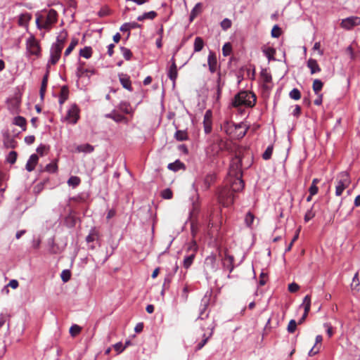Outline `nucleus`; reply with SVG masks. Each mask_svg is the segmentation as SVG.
<instances>
[{
    "mask_svg": "<svg viewBox=\"0 0 360 360\" xmlns=\"http://www.w3.org/2000/svg\"><path fill=\"white\" fill-rule=\"evenodd\" d=\"M242 157L240 155H236L235 158L232 160L231 165V169L229 172V182L231 191L233 193L234 192L241 191L245 184L242 179Z\"/></svg>",
    "mask_w": 360,
    "mask_h": 360,
    "instance_id": "obj_1",
    "label": "nucleus"
},
{
    "mask_svg": "<svg viewBox=\"0 0 360 360\" xmlns=\"http://www.w3.org/2000/svg\"><path fill=\"white\" fill-rule=\"evenodd\" d=\"M207 308L208 307L201 306L200 308V314L197 319V321H204L205 319L207 320L205 321V323H200L201 329L202 331H204V333L202 334V340L197 344L195 350L201 349L213 335V330L214 329L215 324L213 319H208L209 312L207 311Z\"/></svg>",
    "mask_w": 360,
    "mask_h": 360,
    "instance_id": "obj_2",
    "label": "nucleus"
},
{
    "mask_svg": "<svg viewBox=\"0 0 360 360\" xmlns=\"http://www.w3.org/2000/svg\"><path fill=\"white\" fill-rule=\"evenodd\" d=\"M57 20L58 13L54 9L44 11L36 14V25L39 30L49 31Z\"/></svg>",
    "mask_w": 360,
    "mask_h": 360,
    "instance_id": "obj_3",
    "label": "nucleus"
},
{
    "mask_svg": "<svg viewBox=\"0 0 360 360\" xmlns=\"http://www.w3.org/2000/svg\"><path fill=\"white\" fill-rule=\"evenodd\" d=\"M256 96L248 91H240L233 98L231 105L234 108L245 106L252 108L256 103Z\"/></svg>",
    "mask_w": 360,
    "mask_h": 360,
    "instance_id": "obj_4",
    "label": "nucleus"
},
{
    "mask_svg": "<svg viewBox=\"0 0 360 360\" xmlns=\"http://www.w3.org/2000/svg\"><path fill=\"white\" fill-rule=\"evenodd\" d=\"M26 51L25 56L26 57L31 58L34 57V59L39 58L41 57V47L39 42L37 40L34 35H30L26 39Z\"/></svg>",
    "mask_w": 360,
    "mask_h": 360,
    "instance_id": "obj_5",
    "label": "nucleus"
},
{
    "mask_svg": "<svg viewBox=\"0 0 360 360\" xmlns=\"http://www.w3.org/2000/svg\"><path fill=\"white\" fill-rule=\"evenodd\" d=\"M351 180L349 175L347 172H341L337 177V185L335 187V195L340 196L344 190L349 187Z\"/></svg>",
    "mask_w": 360,
    "mask_h": 360,
    "instance_id": "obj_6",
    "label": "nucleus"
},
{
    "mask_svg": "<svg viewBox=\"0 0 360 360\" xmlns=\"http://www.w3.org/2000/svg\"><path fill=\"white\" fill-rule=\"evenodd\" d=\"M233 193L229 188L224 187L218 193V201L224 207H228L233 203Z\"/></svg>",
    "mask_w": 360,
    "mask_h": 360,
    "instance_id": "obj_7",
    "label": "nucleus"
},
{
    "mask_svg": "<svg viewBox=\"0 0 360 360\" xmlns=\"http://www.w3.org/2000/svg\"><path fill=\"white\" fill-rule=\"evenodd\" d=\"M80 110L75 103L71 105L67 111L65 120L72 124H75L79 119Z\"/></svg>",
    "mask_w": 360,
    "mask_h": 360,
    "instance_id": "obj_8",
    "label": "nucleus"
},
{
    "mask_svg": "<svg viewBox=\"0 0 360 360\" xmlns=\"http://www.w3.org/2000/svg\"><path fill=\"white\" fill-rule=\"evenodd\" d=\"M63 49L59 46L51 45L50 49V58L47 66L56 65L61 57Z\"/></svg>",
    "mask_w": 360,
    "mask_h": 360,
    "instance_id": "obj_9",
    "label": "nucleus"
},
{
    "mask_svg": "<svg viewBox=\"0 0 360 360\" xmlns=\"http://www.w3.org/2000/svg\"><path fill=\"white\" fill-rule=\"evenodd\" d=\"M360 25V18L357 16H351L342 20L340 26L345 30H351L354 27Z\"/></svg>",
    "mask_w": 360,
    "mask_h": 360,
    "instance_id": "obj_10",
    "label": "nucleus"
},
{
    "mask_svg": "<svg viewBox=\"0 0 360 360\" xmlns=\"http://www.w3.org/2000/svg\"><path fill=\"white\" fill-rule=\"evenodd\" d=\"M311 307V296L307 295H306L304 299L302 304L300 305V307L304 308V314L302 315V318L298 321V324H301L306 319V317L308 315V313L310 310Z\"/></svg>",
    "mask_w": 360,
    "mask_h": 360,
    "instance_id": "obj_11",
    "label": "nucleus"
},
{
    "mask_svg": "<svg viewBox=\"0 0 360 360\" xmlns=\"http://www.w3.org/2000/svg\"><path fill=\"white\" fill-rule=\"evenodd\" d=\"M170 62H171V65L169 66V68L167 70V77L174 84L176 82V79L177 78V76H178V70H177V67H176V61H175L174 56H172V58H171Z\"/></svg>",
    "mask_w": 360,
    "mask_h": 360,
    "instance_id": "obj_12",
    "label": "nucleus"
},
{
    "mask_svg": "<svg viewBox=\"0 0 360 360\" xmlns=\"http://www.w3.org/2000/svg\"><path fill=\"white\" fill-rule=\"evenodd\" d=\"M212 111L208 110L205 112L203 119L204 131L208 134L212 131Z\"/></svg>",
    "mask_w": 360,
    "mask_h": 360,
    "instance_id": "obj_13",
    "label": "nucleus"
},
{
    "mask_svg": "<svg viewBox=\"0 0 360 360\" xmlns=\"http://www.w3.org/2000/svg\"><path fill=\"white\" fill-rule=\"evenodd\" d=\"M207 64L210 72L214 73L217 69V59L214 52L210 51L207 57Z\"/></svg>",
    "mask_w": 360,
    "mask_h": 360,
    "instance_id": "obj_14",
    "label": "nucleus"
},
{
    "mask_svg": "<svg viewBox=\"0 0 360 360\" xmlns=\"http://www.w3.org/2000/svg\"><path fill=\"white\" fill-rule=\"evenodd\" d=\"M119 80L123 88L126 89L129 91H133V88L131 86V82L130 79V77L124 73H120L118 75Z\"/></svg>",
    "mask_w": 360,
    "mask_h": 360,
    "instance_id": "obj_15",
    "label": "nucleus"
},
{
    "mask_svg": "<svg viewBox=\"0 0 360 360\" xmlns=\"http://www.w3.org/2000/svg\"><path fill=\"white\" fill-rule=\"evenodd\" d=\"M68 37V32L65 30L60 32L58 35L57 36L56 41L52 45L59 46L61 49H63L64 45L67 41Z\"/></svg>",
    "mask_w": 360,
    "mask_h": 360,
    "instance_id": "obj_16",
    "label": "nucleus"
},
{
    "mask_svg": "<svg viewBox=\"0 0 360 360\" xmlns=\"http://www.w3.org/2000/svg\"><path fill=\"white\" fill-rule=\"evenodd\" d=\"M39 157L37 154L31 155L25 165V169H27V171L32 172L35 169V167L37 165Z\"/></svg>",
    "mask_w": 360,
    "mask_h": 360,
    "instance_id": "obj_17",
    "label": "nucleus"
},
{
    "mask_svg": "<svg viewBox=\"0 0 360 360\" xmlns=\"http://www.w3.org/2000/svg\"><path fill=\"white\" fill-rule=\"evenodd\" d=\"M233 262V256L226 254L223 259L222 264L224 268H226L229 271V273H231L234 269Z\"/></svg>",
    "mask_w": 360,
    "mask_h": 360,
    "instance_id": "obj_18",
    "label": "nucleus"
},
{
    "mask_svg": "<svg viewBox=\"0 0 360 360\" xmlns=\"http://www.w3.org/2000/svg\"><path fill=\"white\" fill-rule=\"evenodd\" d=\"M32 19V15L28 13H22L18 18V25L21 27H28L29 22Z\"/></svg>",
    "mask_w": 360,
    "mask_h": 360,
    "instance_id": "obj_19",
    "label": "nucleus"
},
{
    "mask_svg": "<svg viewBox=\"0 0 360 360\" xmlns=\"http://www.w3.org/2000/svg\"><path fill=\"white\" fill-rule=\"evenodd\" d=\"M99 232L96 227H93L90 229L89 235L86 237V241L90 244L92 242L98 240Z\"/></svg>",
    "mask_w": 360,
    "mask_h": 360,
    "instance_id": "obj_20",
    "label": "nucleus"
},
{
    "mask_svg": "<svg viewBox=\"0 0 360 360\" xmlns=\"http://www.w3.org/2000/svg\"><path fill=\"white\" fill-rule=\"evenodd\" d=\"M216 179L215 174H209L205 176L203 184L202 186V188L203 190H208L212 183L214 182Z\"/></svg>",
    "mask_w": 360,
    "mask_h": 360,
    "instance_id": "obj_21",
    "label": "nucleus"
},
{
    "mask_svg": "<svg viewBox=\"0 0 360 360\" xmlns=\"http://www.w3.org/2000/svg\"><path fill=\"white\" fill-rule=\"evenodd\" d=\"M307 67L310 69V72L311 75L319 72L321 71V68L315 59H309L307 61Z\"/></svg>",
    "mask_w": 360,
    "mask_h": 360,
    "instance_id": "obj_22",
    "label": "nucleus"
},
{
    "mask_svg": "<svg viewBox=\"0 0 360 360\" xmlns=\"http://www.w3.org/2000/svg\"><path fill=\"white\" fill-rule=\"evenodd\" d=\"M202 3H197L195 6L193 7V8L191 10L189 20L190 22H192L198 14L201 13L202 12Z\"/></svg>",
    "mask_w": 360,
    "mask_h": 360,
    "instance_id": "obj_23",
    "label": "nucleus"
},
{
    "mask_svg": "<svg viewBox=\"0 0 360 360\" xmlns=\"http://www.w3.org/2000/svg\"><path fill=\"white\" fill-rule=\"evenodd\" d=\"M69 89L67 86H63L60 89L59 103L63 105L68 98Z\"/></svg>",
    "mask_w": 360,
    "mask_h": 360,
    "instance_id": "obj_24",
    "label": "nucleus"
},
{
    "mask_svg": "<svg viewBox=\"0 0 360 360\" xmlns=\"http://www.w3.org/2000/svg\"><path fill=\"white\" fill-rule=\"evenodd\" d=\"M76 150L79 153H91L94 150V147L89 143L79 145Z\"/></svg>",
    "mask_w": 360,
    "mask_h": 360,
    "instance_id": "obj_25",
    "label": "nucleus"
},
{
    "mask_svg": "<svg viewBox=\"0 0 360 360\" xmlns=\"http://www.w3.org/2000/svg\"><path fill=\"white\" fill-rule=\"evenodd\" d=\"M48 78H49V72L47 71V72L45 74V75L44 76V77L42 79L41 88H40V91H39L40 97H41V100H43L44 98L45 92H46L47 84H48Z\"/></svg>",
    "mask_w": 360,
    "mask_h": 360,
    "instance_id": "obj_26",
    "label": "nucleus"
},
{
    "mask_svg": "<svg viewBox=\"0 0 360 360\" xmlns=\"http://www.w3.org/2000/svg\"><path fill=\"white\" fill-rule=\"evenodd\" d=\"M167 168L173 172H177L181 169H184L185 165L179 160H176L174 162L169 163L167 165Z\"/></svg>",
    "mask_w": 360,
    "mask_h": 360,
    "instance_id": "obj_27",
    "label": "nucleus"
},
{
    "mask_svg": "<svg viewBox=\"0 0 360 360\" xmlns=\"http://www.w3.org/2000/svg\"><path fill=\"white\" fill-rule=\"evenodd\" d=\"M118 109L125 114H130L133 112L130 103L127 101H121L118 105Z\"/></svg>",
    "mask_w": 360,
    "mask_h": 360,
    "instance_id": "obj_28",
    "label": "nucleus"
},
{
    "mask_svg": "<svg viewBox=\"0 0 360 360\" xmlns=\"http://www.w3.org/2000/svg\"><path fill=\"white\" fill-rule=\"evenodd\" d=\"M204 46H205V43H204L202 38L200 37H195V39L194 40V44H193L194 52L195 53L200 52V51L202 50Z\"/></svg>",
    "mask_w": 360,
    "mask_h": 360,
    "instance_id": "obj_29",
    "label": "nucleus"
},
{
    "mask_svg": "<svg viewBox=\"0 0 360 360\" xmlns=\"http://www.w3.org/2000/svg\"><path fill=\"white\" fill-rule=\"evenodd\" d=\"M158 15L157 13L155 11H149L144 13L143 15H141L137 17V20L139 21H143L144 20H153L156 16Z\"/></svg>",
    "mask_w": 360,
    "mask_h": 360,
    "instance_id": "obj_30",
    "label": "nucleus"
},
{
    "mask_svg": "<svg viewBox=\"0 0 360 360\" xmlns=\"http://www.w3.org/2000/svg\"><path fill=\"white\" fill-rule=\"evenodd\" d=\"M216 261H217L216 255L212 253L211 255H208L205 258V264L206 266H207L212 269H215Z\"/></svg>",
    "mask_w": 360,
    "mask_h": 360,
    "instance_id": "obj_31",
    "label": "nucleus"
},
{
    "mask_svg": "<svg viewBox=\"0 0 360 360\" xmlns=\"http://www.w3.org/2000/svg\"><path fill=\"white\" fill-rule=\"evenodd\" d=\"M78 42H79V40L77 38H72L71 39V42L70 44H69L68 47L66 49V50L65 51V53H64V57H67L68 56L71 52L72 51V50L75 48V46L78 44Z\"/></svg>",
    "mask_w": 360,
    "mask_h": 360,
    "instance_id": "obj_32",
    "label": "nucleus"
},
{
    "mask_svg": "<svg viewBox=\"0 0 360 360\" xmlns=\"http://www.w3.org/2000/svg\"><path fill=\"white\" fill-rule=\"evenodd\" d=\"M44 170L49 173H51V174L57 172V171H58L57 160H54L49 164L46 165Z\"/></svg>",
    "mask_w": 360,
    "mask_h": 360,
    "instance_id": "obj_33",
    "label": "nucleus"
},
{
    "mask_svg": "<svg viewBox=\"0 0 360 360\" xmlns=\"http://www.w3.org/2000/svg\"><path fill=\"white\" fill-rule=\"evenodd\" d=\"M13 124L20 127L23 131L26 129V120L21 116H17L13 119Z\"/></svg>",
    "mask_w": 360,
    "mask_h": 360,
    "instance_id": "obj_34",
    "label": "nucleus"
},
{
    "mask_svg": "<svg viewBox=\"0 0 360 360\" xmlns=\"http://www.w3.org/2000/svg\"><path fill=\"white\" fill-rule=\"evenodd\" d=\"M262 51L269 60H275L274 55L276 53V50L274 48L266 47L263 49Z\"/></svg>",
    "mask_w": 360,
    "mask_h": 360,
    "instance_id": "obj_35",
    "label": "nucleus"
},
{
    "mask_svg": "<svg viewBox=\"0 0 360 360\" xmlns=\"http://www.w3.org/2000/svg\"><path fill=\"white\" fill-rule=\"evenodd\" d=\"M234 127L235 129H237L238 128L240 127V124H235L233 122H226L224 123V125L223 127L224 130L225 132L228 134H230L232 133V128Z\"/></svg>",
    "mask_w": 360,
    "mask_h": 360,
    "instance_id": "obj_36",
    "label": "nucleus"
},
{
    "mask_svg": "<svg viewBox=\"0 0 360 360\" xmlns=\"http://www.w3.org/2000/svg\"><path fill=\"white\" fill-rule=\"evenodd\" d=\"M323 86V83L319 79H316L313 82L312 89L314 91L315 94H319L320 91L322 90Z\"/></svg>",
    "mask_w": 360,
    "mask_h": 360,
    "instance_id": "obj_37",
    "label": "nucleus"
},
{
    "mask_svg": "<svg viewBox=\"0 0 360 360\" xmlns=\"http://www.w3.org/2000/svg\"><path fill=\"white\" fill-rule=\"evenodd\" d=\"M107 118H110L116 122H121L124 120V117L120 114L115 113V111H112L110 113L106 114L105 115Z\"/></svg>",
    "mask_w": 360,
    "mask_h": 360,
    "instance_id": "obj_38",
    "label": "nucleus"
},
{
    "mask_svg": "<svg viewBox=\"0 0 360 360\" xmlns=\"http://www.w3.org/2000/svg\"><path fill=\"white\" fill-rule=\"evenodd\" d=\"M90 72L91 74H94V70H89L88 69H86L84 68L83 64L80 63L79 65L77 68V76L78 77H83L86 73Z\"/></svg>",
    "mask_w": 360,
    "mask_h": 360,
    "instance_id": "obj_39",
    "label": "nucleus"
},
{
    "mask_svg": "<svg viewBox=\"0 0 360 360\" xmlns=\"http://www.w3.org/2000/svg\"><path fill=\"white\" fill-rule=\"evenodd\" d=\"M261 77L262 79L263 82L265 84V85L270 83L272 80L271 74L269 72H268L266 70H262ZM265 87H267V86H265Z\"/></svg>",
    "mask_w": 360,
    "mask_h": 360,
    "instance_id": "obj_40",
    "label": "nucleus"
},
{
    "mask_svg": "<svg viewBox=\"0 0 360 360\" xmlns=\"http://www.w3.org/2000/svg\"><path fill=\"white\" fill-rule=\"evenodd\" d=\"M195 257V253H192L190 255L186 256L184 259V267L185 269H188L193 262L194 258Z\"/></svg>",
    "mask_w": 360,
    "mask_h": 360,
    "instance_id": "obj_41",
    "label": "nucleus"
},
{
    "mask_svg": "<svg viewBox=\"0 0 360 360\" xmlns=\"http://www.w3.org/2000/svg\"><path fill=\"white\" fill-rule=\"evenodd\" d=\"M211 292H207L201 300V307H208L211 301Z\"/></svg>",
    "mask_w": 360,
    "mask_h": 360,
    "instance_id": "obj_42",
    "label": "nucleus"
},
{
    "mask_svg": "<svg viewBox=\"0 0 360 360\" xmlns=\"http://www.w3.org/2000/svg\"><path fill=\"white\" fill-rule=\"evenodd\" d=\"M79 55L85 58H90L92 55V49L90 46H85L80 50Z\"/></svg>",
    "mask_w": 360,
    "mask_h": 360,
    "instance_id": "obj_43",
    "label": "nucleus"
},
{
    "mask_svg": "<svg viewBox=\"0 0 360 360\" xmlns=\"http://www.w3.org/2000/svg\"><path fill=\"white\" fill-rule=\"evenodd\" d=\"M80 183H81V180H80L79 177H78L77 176H72L68 180V184L70 186H72L73 188L78 186Z\"/></svg>",
    "mask_w": 360,
    "mask_h": 360,
    "instance_id": "obj_44",
    "label": "nucleus"
},
{
    "mask_svg": "<svg viewBox=\"0 0 360 360\" xmlns=\"http://www.w3.org/2000/svg\"><path fill=\"white\" fill-rule=\"evenodd\" d=\"M314 204L311 206V207L307 211L304 215V221L308 222L309 220L313 219L316 215V212L314 210Z\"/></svg>",
    "mask_w": 360,
    "mask_h": 360,
    "instance_id": "obj_45",
    "label": "nucleus"
},
{
    "mask_svg": "<svg viewBox=\"0 0 360 360\" xmlns=\"http://www.w3.org/2000/svg\"><path fill=\"white\" fill-rule=\"evenodd\" d=\"M174 137L176 140L182 141L188 139L187 133L185 131L178 130L176 131Z\"/></svg>",
    "mask_w": 360,
    "mask_h": 360,
    "instance_id": "obj_46",
    "label": "nucleus"
},
{
    "mask_svg": "<svg viewBox=\"0 0 360 360\" xmlns=\"http://www.w3.org/2000/svg\"><path fill=\"white\" fill-rule=\"evenodd\" d=\"M120 51H121V53L125 60H131L133 54L130 49H129L126 47L122 46V47H120Z\"/></svg>",
    "mask_w": 360,
    "mask_h": 360,
    "instance_id": "obj_47",
    "label": "nucleus"
},
{
    "mask_svg": "<svg viewBox=\"0 0 360 360\" xmlns=\"http://www.w3.org/2000/svg\"><path fill=\"white\" fill-rule=\"evenodd\" d=\"M289 96L291 99L297 101L301 98V93L298 89L294 88L290 91Z\"/></svg>",
    "mask_w": 360,
    "mask_h": 360,
    "instance_id": "obj_48",
    "label": "nucleus"
},
{
    "mask_svg": "<svg viewBox=\"0 0 360 360\" xmlns=\"http://www.w3.org/2000/svg\"><path fill=\"white\" fill-rule=\"evenodd\" d=\"M50 147L49 146H46L44 144H41L38 146L37 148V152L39 153L41 156H44V155H46L48 151L49 150Z\"/></svg>",
    "mask_w": 360,
    "mask_h": 360,
    "instance_id": "obj_49",
    "label": "nucleus"
},
{
    "mask_svg": "<svg viewBox=\"0 0 360 360\" xmlns=\"http://www.w3.org/2000/svg\"><path fill=\"white\" fill-rule=\"evenodd\" d=\"M232 46L230 43H226L222 47V53L224 56H228L231 53Z\"/></svg>",
    "mask_w": 360,
    "mask_h": 360,
    "instance_id": "obj_50",
    "label": "nucleus"
},
{
    "mask_svg": "<svg viewBox=\"0 0 360 360\" xmlns=\"http://www.w3.org/2000/svg\"><path fill=\"white\" fill-rule=\"evenodd\" d=\"M273 153V146H269L264 153L262 154V158L264 160H269L272 155Z\"/></svg>",
    "mask_w": 360,
    "mask_h": 360,
    "instance_id": "obj_51",
    "label": "nucleus"
},
{
    "mask_svg": "<svg viewBox=\"0 0 360 360\" xmlns=\"http://www.w3.org/2000/svg\"><path fill=\"white\" fill-rule=\"evenodd\" d=\"M161 196L164 199L169 200L172 198L173 193L170 188H166L162 191Z\"/></svg>",
    "mask_w": 360,
    "mask_h": 360,
    "instance_id": "obj_52",
    "label": "nucleus"
},
{
    "mask_svg": "<svg viewBox=\"0 0 360 360\" xmlns=\"http://www.w3.org/2000/svg\"><path fill=\"white\" fill-rule=\"evenodd\" d=\"M8 287H11V288H13V289L17 288L18 287V281L17 280H14V279H13V280L10 281V282L8 283V284L6 286H5V287L4 288V289L2 290V291H3V292H4V291H6V293H8V291H9V290H8Z\"/></svg>",
    "mask_w": 360,
    "mask_h": 360,
    "instance_id": "obj_53",
    "label": "nucleus"
},
{
    "mask_svg": "<svg viewBox=\"0 0 360 360\" xmlns=\"http://www.w3.org/2000/svg\"><path fill=\"white\" fill-rule=\"evenodd\" d=\"M16 159H17V153L13 150L11 151L6 158L7 162H9L10 164H14L16 161Z\"/></svg>",
    "mask_w": 360,
    "mask_h": 360,
    "instance_id": "obj_54",
    "label": "nucleus"
},
{
    "mask_svg": "<svg viewBox=\"0 0 360 360\" xmlns=\"http://www.w3.org/2000/svg\"><path fill=\"white\" fill-rule=\"evenodd\" d=\"M81 329V327L78 325H72L70 328V333L72 337H75L80 333Z\"/></svg>",
    "mask_w": 360,
    "mask_h": 360,
    "instance_id": "obj_55",
    "label": "nucleus"
},
{
    "mask_svg": "<svg viewBox=\"0 0 360 360\" xmlns=\"http://www.w3.org/2000/svg\"><path fill=\"white\" fill-rule=\"evenodd\" d=\"M255 219L254 215L251 212H248L245 217V222L248 226H251Z\"/></svg>",
    "mask_w": 360,
    "mask_h": 360,
    "instance_id": "obj_56",
    "label": "nucleus"
},
{
    "mask_svg": "<svg viewBox=\"0 0 360 360\" xmlns=\"http://www.w3.org/2000/svg\"><path fill=\"white\" fill-rule=\"evenodd\" d=\"M297 328V323L294 319H292L289 321L288 325V332L290 333H293Z\"/></svg>",
    "mask_w": 360,
    "mask_h": 360,
    "instance_id": "obj_57",
    "label": "nucleus"
},
{
    "mask_svg": "<svg viewBox=\"0 0 360 360\" xmlns=\"http://www.w3.org/2000/svg\"><path fill=\"white\" fill-rule=\"evenodd\" d=\"M224 147V141L222 140H219L217 143H214L212 146V150L216 151V153H219V151L221 150Z\"/></svg>",
    "mask_w": 360,
    "mask_h": 360,
    "instance_id": "obj_58",
    "label": "nucleus"
},
{
    "mask_svg": "<svg viewBox=\"0 0 360 360\" xmlns=\"http://www.w3.org/2000/svg\"><path fill=\"white\" fill-rule=\"evenodd\" d=\"M60 277L63 282H68L71 277L70 271L68 269L63 270L60 274Z\"/></svg>",
    "mask_w": 360,
    "mask_h": 360,
    "instance_id": "obj_59",
    "label": "nucleus"
},
{
    "mask_svg": "<svg viewBox=\"0 0 360 360\" xmlns=\"http://www.w3.org/2000/svg\"><path fill=\"white\" fill-rule=\"evenodd\" d=\"M281 28L277 25H274L271 30V36L274 38H278L281 36Z\"/></svg>",
    "mask_w": 360,
    "mask_h": 360,
    "instance_id": "obj_60",
    "label": "nucleus"
},
{
    "mask_svg": "<svg viewBox=\"0 0 360 360\" xmlns=\"http://www.w3.org/2000/svg\"><path fill=\"white\" fill-rule=\"evenodd\" d=\"M231 25H232V22H231V20H229L228 18H224L221 22V27L224 30H226L229 28H230L231 27Z\"/></svg>",
    "mask_w": 360,
    "mask_h": 360,
    "instance_id": "obj_61",
    "label": "nucleus"
},
{
    "mask_svg": "<svg viewBox=\"0 0 360 360\" xmlns=\"http://www.w3.org/2000/svg\"><path fill=\"white\" fill-rule=\"evenodd\" d=\"M323 327L326 329V333L329 338L333 335V328L330 323H325Z\"/></svg>",
    "mask_w": 360,
    "mask_h": 360,
    "instance_id": "obj_62",
    "label": "nucleus"
},
{
    "mask_svg": "<svg viewBox=\"0 0 360 360\" xmlns=\"http://www.w3.org/2000/svg\"><path fill=\"white\" fill-rule=\"evenodd\" d=\"M299 232H300L299 230L297 231V233H295V235L294 236L293 238L290 241V243L285 248V252H289V251L291 250L292 247L293 245V243L297 240V238L299 237Z\"/></svg>",
    "mask_w": 360,
    "mask_h": 360,
    "instance_id": "obj_63",
    "label": "nucleus"
},
{
    "mask_svg": "<svg viewBox=\"0 0 360 360\" xmlns=\"http://www.w3.org/2000/svg\"><path fill=\"white\" fill-rule=\"evenodd\" d=\"M299 289H300V286L297 283H292L288 285V290L290 292H295Z\"/></svg>",
    "mask_w": 360,
    "mask_h": 360,
    "instance_id": "obj_64",
    "label": "nucleus"
}]
</instances>
